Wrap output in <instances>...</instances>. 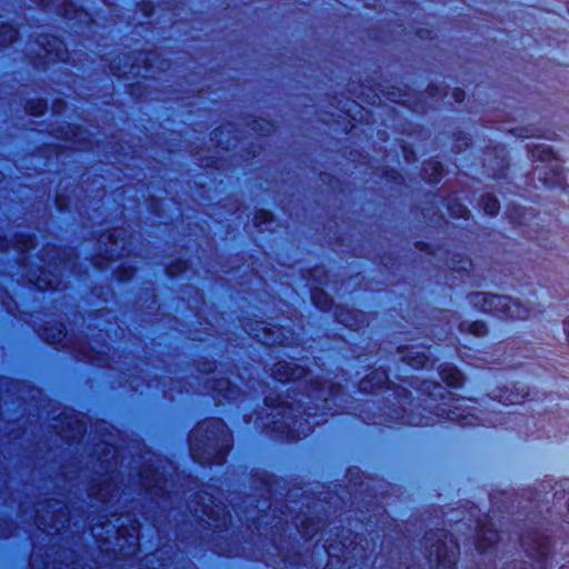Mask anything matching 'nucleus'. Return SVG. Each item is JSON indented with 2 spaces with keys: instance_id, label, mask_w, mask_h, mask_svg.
Returning <instances> with one entry per match:
<instances>
[{
  "instance_id": "41",
  "label": "nucleus",
  "mask_w": 569,
  "mask_h": 569,
  "mask_svg": "<svg viewBox=\"0 0 569 569\" xmlns=\"http://www.w3.org/2000/svg\"><path fill=\"white\" fill-rule=\"evenodd\" d=\"M379 178L385 180L388 184L395 187H403L406 179L400 170L393 167L383 166L379 169Z\"/></svg>"
},
{
  "instance_id": "9",
  "label": "nucleus",
  "mask_w": 569,
  "mask_h": 569,
  "mask_svg": "<svg viewBox=\"0 0 569 569\" xmlns=\"http://www.w3.org/2000/svg\"><path fill=\"white\" fill-rule=\"evenodd\" d=\"M141 531V522L134 513H127V521L121 522L114 531V538L118 548H103L109 543L108 537L102 533L93 535L94 541L99 547L102 557L111 560H119L123 565L131 563L141 552V542L139 533Z\"/></svg>"
},
{
  "instance_id": "34",
  "label": "nucleus",
  "mask_w": 569,
  "mask_h": 569,
  "mask_svg": "<svg viewBox=\"0 0 569 569\" xmlns=\"http://www.w3.org/2000/svg\"><path fill=\"white\" fill-rule=\"evenodd\" d=\"M192 267L189 258L177 257L164 266V274L169 280L181 279Z\"/></svg>"
},
{
  "instance_id": "62",
  "label": "nucleus",
  "mask_w": 569,
  "mask_h": 569,
  "mask_svg": "<svg viewBox=\"0 0 569 569\" xmlns=\"http://www.w3.org/2000/svg\"><path fill=\"white\" fill-rule=\"evenodd\" d=\"M149 211L156 216H160L163 212V200L156 196H151L148 199Z\"/></svg>"
},
{
  "instance_id": "36",
  "label": "nucleus",
  "mask_w": 569,
  "mask_h": 569,
  "mask_svg": "<svg viewBox=\"0 0 569 569\" xmlns=\"http://www.w3.org/2000/svg\"><path fill=\"white\" fill-rule=\"evenodd\" d=\"M458 331L462 335H470L476 338H485L489 335V326L485 320H462L458 323Z\"/></svg>"
},
{
  "instance_id": "12",
  "label": "nucleus",
  "mask_w": 569,
  "mask_h": 569,
  "mask_svg": "<svg viewBox=\"0 0 569 569\" xmlns=\"http://www.w3.org/2000/svg\"><path fill=\"white\" fill-rule=\"evenodd\" d=\"M552 493V509L559 520L569 525V478L553 481L551 478L545 477L538 487L523 488L521 497L531 502H542L548 500V495Z\"/></svg>"
},
{
  "instance_id": "19",
  "label": "nucleus",
  "mask_w": 569,
  "mask_h": 569,
  "mask_svg": "<svg viewBox=\"0 0 569 569\" xmlns=\"http://www.w3.org/2000/svg\"><path fill=\"white\" fill-rule=\"evenodd\" d=\"M37 335L41 341L54 350L66 348L64 340L68 336L67 325L61 320L44 321L37 329Z\"/></svg>"
},
{
  "instance_id": "27",
  "label": "nucleus",
  "mask_w": 569,
  "mask_h": 569,
  "mask_svg": "<svg viewBox=\"0 0 569 569\" xmlns=\"http://www.w3.org/2000/svg\"><path fill=\"white\" fill-rule=\"evenodd\" d=\"M505 217L510 226L518 229L537 218L538 212L521 204L510 202L506 206Z\"/></svg>"
},
{
  "instance_id": "26",
  "label": "nucleus",
  "mask_w": 569,
  "mask_h": 569,
  "mask_svg": "<svg viewBox=\"0 0 569 569\" xmlns=\"http://www.w3.org/2000/svg\"><path fill=\"white\" fill-rule=\"evenodd\" d=\"M419 174L428 186L437 187L446 176V167L440 160L431 157L422 162Z\"/></svg>"
},
{
  "instance_id": "8",
  "label": "nucleus",
  "mask_w": 569,
  "mask_h": 569,
  "mask_svg": "<svg viewBox=\"0 0 569 569\" xmlns=\"http://www.w3.org/2000/svg\"><path fill=\"white\" fill-rule=\"evenodd\" d=\"M420 551L428 569H459L461 546L447 528L428 529L421 538Z\"/></svg>"
},
{
  "instance_id": "15",
  "label": "nucleus",
  "mask_w": 569,
  "mask_h": 569,
  "mask_svg": "<svg viewBox=\"0 0 569 569\" xmlns=\"http://www.w3.org/2000/svg\"><path fill=\"white\" fill-rule=\"evenodd\" d=\"M139 487L150 499H168L171 491L167 488L164 471L157 465L147 463L138 472Z\"/></svg>"
},
{
  "instance_id": "25",
  "label": "nucleus",
  "mask_w": 569,
  "mask_h": 569,
  "mask_svg": "<svg viewBox=\"0 0 569 569\" xmlns=\"http://www.w3.org/2000/svg\"><path fill=\"white\" fill-rule=\"evenodd\" d=\"M426 94L431 99L443 98L448 94L447 88L442 87L438 83L430 82L426 86L423 92H417L415 94L413 101H399L398 103L405 107L407 110L412 112L416 111H426L427 102L422 99V96Z\"/></svg>"
},
{
  "instance_id": "14",
  "label": "nucleus",
  "mask_w": 569,
  "mask_h": 569,
  "mask_svg": "<svg viewBox=\"0 0 569 569\" xmlns=\"http://www.w3.org/2000/svg\"><path fill=\"white\" fill-rule=\"evenodd\" d=\"M500 539V530L488 513L476 519L472 545L479 556L483 557L495 552Z\"/></svg>"
},
{
  "instance_id": "2",
  "label": "nucleus",
  "mask_w": 569,
  "mask_h": 569,
  "mask_svg": "<svg viewBox=\"0 0 569 569\" xmlns=\"http://www.w3.org/2000/svg\"><path fill=\"white\" fill-rule=\"evenodd\" d=\"M323 548L327 558L321 567L312 563L299 546L278 549V555L284 569H372L375 565L367 538L352 529L331 533Z\"/></svg>"
},
{
  "instance_id": "55",
  "label": "nucleus",
  "mask_w": 569,
  "mask_h": 569,
  "mask_svg": "<svg viewBox=\"0 0 569 569\" xmlns=\"http://www.w3.org/2000/svg\"><path fill=\"white\" fill-rule=\"evenodd\" d=\"M260 151H261L260 146H257L253 142H251L247 147L242 148L241 160L243 162L252 161L259 157Z\"/></svg>"
},
{
  "instance_id": "33",
  "label": "nucleus",
  "mask_w": 569,
  "mask_h": 569,
  "mask_svg": "<svg viewBox=\"0 0 569 569\" xmlns=\"http://www.w3.org/2000/svg\"><path fill=\"white\" fill-rule=\"evenodd\" d=\"M73 356L79 361H83L91 366H101V363L107 359V353L102 349L93 346L77 348L73 350Z\"/></svg>"
},
{
  "instance_id": "16",
  "label": "nucleus",
  "mask_w": 569,
  "mask_h": 569,
  "mask_svg": "<svg viewBox=\"0 0 569 569\" xmlns=\"http://www.w3.org/2000/svg\"><path fill=\"white\" fill-rule=\"evenodd\" d=\"M483 153L489 164L490 178L496 182L506 181L510 170L507 146L502 142L490 143L486 146Z\"/></svg>"
},
{
  "instance_id": "1",
  "label": "nucleus",
  "mask_w": 569,
  "mask_h": 569,
  "mask_svg": "<svg viewBox=\"0 0 569 569\" xmlns=\"http://www.w3.org/2000/svg\"><path fill=\"white\" fill-rule=\"evenodd\" d=\"M356 387L362 396L391 392V398L386 399L382 406L383 422L388 427H428L445 421L465 428L480 422L476 413L458 405L460 397L432 379L419 380L416 398L408 388L390 380L387 367L379 366L369 367Z\"/></svg>"
},
{
  "instance_id": "31",
  "label": "nucleus",
  "mask_w": 569,
  "mask_h": 569,
  "mask_svg": "<svg viewBox=\"0 0 569 569\" xmlns=\"http://www.w3.org/2000/svg\"><path fill=\"white\" fill-rule=\"evenodd\" d=\"M227 126H231V123H221L214 127L210 132V141L212 142L214 149L220 152H228L231 148V131L227 128Z\"/></svg>"
},
{
  "instance_id": "21",
  "label": "nucleus",
  "mask_w": 569,
  "mask_h": 569,
  "mask_svg": "<svg viewBox=\"0 0 569 569\" xmlns=\"http://www.w3.org/2000/svg\"><path fill=\"white\" fill-rule=\"evenodd\" d=\"M37 244V237L30 231H17L12 239L6 234H0V252H8L12 248L20 257H24L34 250Z\"/></svg>"
},
{
  "instance_id": "59",
  "label": "nucleus",
  "mask_w": 569,
  "mask_h": 569,
  "mask_svg": "<svg viewBox=\"0 0 569 569\" xmlns=\"http://www.w3.org/2000/svg\"><path fill=\"white\" fill-rule=\"evenodd\" d=\"M104 485L106 482L103 481L90 485L88 490L89 497H91L92 499H97L100 502H106V495L102 493Z\"/></svg>"
},
{
  "instance_id": "23",
  "label": "nucleus",
  "mask_w": 569,
  "mask_h": 569,
  "mask_svg": "<svg viewBox=\"0 0 569 569\" xmlns=\"http://www.w3.org/2000/svg\"><path fill=\"white\" fill-rule=\"evenodd\" d=\"M397 352L400 355V361L412 370L420 371L427 367H432L436 358H432L425 351H416L413 346L400 345L397 347Z\"/></svg>"
},
{
  "instance_id": "6",
  "label": "nucleus",
  "mask_w": 569,
  "mask_h": 569,
  "mask_svg": "<svg viewBox=\"0 0 569 569\" xmlns=\"http://www.w3.org/2000/svg\"><path fill=\"white\" fill-rule=\"evenodd\" d=\"M518 543L529 561L522 558H507L498 569H551L555 539L546 530L529 527L518 535Z\"/></svg>"
},
{
  "instance_id": "10",
  "label": "nucleus",
  "mask_w": 569,
  "mask_h": 569,
  "mask_svg": "<svg viewBox=\"0 0 569 569\" xmlns=\"http://www.w3.org/2000/svg\"><path fill=\"white\" fill-rule=\"evenodd\" d=\"M466 299L475 310L503 320L526 319L529 313L520 301L503 295L470 291Z\"/></svg>"
},
{
  "instance_id": "39",
  "label": "nucleus",
  "mask_w": 569,
  "mask_h": 569,
  "mask_svg": "<svg viewBox=\"0 0 569 569\" xmlns=\"http://www.w3.org/2000/svg\"><path fill=\"white\" fill-rule=\"evenodd\" d=\"M452 147L451 150L455 154H461L472 147V137L470 133L462 130H456L451 134Z\"/></svg>"
},
{
  "instance_id": "24",
  "label": "nucleus",
  "mask_w": 569,
  "mask_h": 569,
  "mask_svg": "<svg viewBox=\"0 0 569 569\" xmlns=\"http://www.w3.org/2000/svg\"><path fill=\"white\" fill-rule=\"evenodd\" d=\"M530 392L519 389L516 383L500 386L492 390L490 398L505 406L522 405L529 400Z\"/></svg>"
},
{
  "instance_id": "30",
  "label": "nucleus",
  "mask_w": 569,
  "mask_h": 569,
  "mask_svg": "<svg viewBox=\"0 0 569 569\" xmlns=\"http://www.w3.org/2000/svg\"><path fill=\"white\" fill-rule=\"evenodd\" d=\"M359 511L361 513L360 522L365 527L377 525L379 517L386 513L385 508L373 499L365 501L361 508H359Z\"/></svg>"
},
{
  "instance_id": "22",
  "label": "nucleus",
  "mask_w": 569,
  "mask_h": 569,
  "mask_svg": "<svg viewBox=\"0 0 569 569\" xmlns=\"http://www.w3.org/2000/svg\"><path fill=\"white\" fill-rule=\"evenodd\" d=\"M328 526V519L321 512L305 513L296 523V529L303 542L310 543Z\"/></svg>"
},
{
  "instance_id": "51",
  "label": "nucleus",
  "mask_w": 569,
  "mask_h": 569,
  "mask_svg": "<svg viewBox=\"0 0 569 569\" xmlns=\"http://www.w3.org/2000/svg\"><path fill=\"white\" fill-rule=\"evenodd\" d=\"M50 273L44 268H40V276H38L34 281H32V286L40 292H54L57 290V283L42 274Z\"/></svg>"
},
{
  "instance_id": "52",
  "label": "nucleus",
  "mask_w": 569,
  "mask_h": 569,
  "mask_svg": "<svg viewBox=\"0 0 569 569\" xmlns=\"http://www.w3.org/2000/svg\"><path fill=\"white\" fill-rule=\"evenodd\" d=\"M137 10L142 17L150 19L157 11V3L153 0H139L136 4Z\"/></svg>"
},
{
  "instance_id": "37",
  "label": "nucleus",
  "mask_w": 569,
  "mask_h": 569,
  "mask_svg": "<svg viewBox=\"0 0 569 569\" xmlns=\"http://www.w3.org/2000/svg\"><path fill=\"white\" fill-rule=\"evenodd\" d=\"M478 204L483 214L489 218H496L501 210V203L497 196L492 192H483L478 198Z\"/></svg>"
},
{
  "instance_id": "4",
  "label": "nucleus",
  "mask_w": 569,
  "mask_h": 569,
  "mask_svg": "<svg viewBox=\"0 0 569 569\" xmlns=\"http://www.w3.org/2000/svg\"><path fill=\"white\" fill-rule=\"evenodd\" d=\"M190 457L201 467H222L233 449V435L223 418L198 420L188 433Z\"/></svg>"
},
{
  "instance_id": "29",
  "label": "nucleus",
  "mask_w": 569,
  "mask_h": 569,
  "mask_svg": "<svg viewBox=\"0 0 569 569\" xmlns=\"http://www.w3.org/2000/svg\"><path fill=\"white\" fill-rule=\"evenodd\" d=\"M441 203L445 206L448 214L452 219L465 221L471 219V211L456 194H448L442 197Z\"/></svg>"
},
{
  "instance_id": "46",
  "label": "nucleus",
  "mask_w": 569,
  "mask_h": 569,
  "mask_svg": "<svg viewBox=\"0 0 569 569\" xmlns=\"http://www.w3.org/2000/svg\"><path fill=\"white\" fill-rule=\"evenodd\" d=\"M53 204L59 213H70L73 207L71 194L67 190L56 192L53 197Z\"/></svg>"
},
{
  "instance_id": "38",
  "label": "nucleus",
  "mask_w": 569,
  "mask_h": 569,
  "mask_svg": "<svg viewBox=\"0 0 569 569\" xmlns=\"http://www.w3.org/2000/svg\"><path fill=\"white\" fill-rule=\"evenodd\" d=\"M138 268L130 263H119L112 276L118 284H129L137 276Z\"/></svg>"
},
{
  "instance_id": "18",
  "label": "nucleus",
  "mask_w": 569,
  "mask_h": 569,
  "mask_svg": "<svg viewBox=\"0 0 569 569\" xmlns=\"http://www.w3.org/2000/svg\"><path fill=\"white\" fill-rule=\"evenodd\" d=\"M309 373L307 366L278 359L272 362L269 375L276 383L288 386L303 380Z\"/></svg>"
},
{
  "instance_id": "44",
  "label": "nucleus",
  "mask_w": 569,
  "mask_h": 569,
  "mask_svg": "<svg viewBox=\"0 0 569 569\" xmlns=\"http://www.w3.org/2000/svg\"><path fill=\"white\" fill-rule=\"evenodd\" d=\"M452 269L460 276H468L472 268V260L463 252H456L451 257Z\"/></svg>"
},
{
  "instance_id": "28",
  "label": "nucleus",
  "mask_w": 569,
  "mask_h": 569,
  "mask_svg": "<svg viewBox=\"0 0 569 569\" xmlns=\"http://www.w3.org/2000/svg\"><path fill=\"white\" fill-rule=\"evenodd\" d=\"M438 375L449 389H461L466 382L465 373L451 362H442L438 366Z\"/></svg>"
},
{
  "instance_id": "61",
  "label": "nucleus",
  "mask_w": 569,
  "mask_h": 569,
  "mask_svg": "<svg viewBox=\"0 0 569 569\" xmlns=\"http://www.w3.org/2000/svg\"><path fill=\"white\" fill-rule=\"evenodd\" d=\"M413 34L421 41L433 40L436 37L435 30L429 27H418L415 29Z\"/></svg>"
},
{
  "instance_id": "11",
  "label": "nucleus",
  "mask_w": 569,
  "mask_h": 569,
  "mask_svg": "<svg viewBox=\"0 0 569 569\" xmlns=\"http://www.w3.org/2000/svg\"><path fill=\"white\" fill-rule=\"evenodd\" d=\"M533 164V174L547 189L567 191L569 186L563 174V168L557 152L548 146L535 144L529 151Z\"/></svg>"
},
{
  "instance_id": "3",
  "label": "nucleus",
  "mask_w": 569,
  "mask_h": 569,
  "mask_svg": "<svg viewBox=\"0 0 569 569\" xmlns=\"http://www.w3.org/2000/svg\"><path fill=\"white\" fill-rule=\"evenodd\" d=\"M263 405L270 410H278L281 416L284 412H292L289 421H280L273 418L270 421L262 422L260 433L271 440L297 445L310 437L320 425L319 421H316L319 411L317 403L303 400L290 402L283 398L282 393H277L276 396H266Z\"/></svg>"
},
{
  "instance_id": "60",
  "label": "nucleus",
  "mask_w": 569,
  "mask_h": 569,
  "mask_svg": "<svg viewBox=\"0 0 569 569\" xmlns=\"http://www.w3.org/2000/svg\"><path fill=\"white\" fill-rule=\"evenodd\" d=\"M400 149L406 162L413 163L417 160V150L411 143L403 142Z\"/></svg>"
},
{
  "instance_id": "54",
  "label": "nucleus",
  "mask_w": 569,
  "mask_h": 569,
  "mask_svg": "<svg viewBox=\"0 0 569 569\" xmlns=\"http://www.w3.org/2000/svg\"><path fill=\"white\" fill-rule=\"evenodd\" d=\"M413 246L419 252L431 257H435L439 250V246L422 239L416 240Z\"/></svg>"
},
{
  "instance_id": "17",
  "label": "nucleus",
  "mask_w": 569,
  "mask_h": 569,
  "mask_svg": "<svg viewBox=\"0 0 569 569\" xmlns=\"http://www.w3.org/2000/svg\"><path fill=\"white\" fill-rule=\"evenodd\" d=\"M249 477L254 489L264 493L270 501L277 500L286 490L287 481L284 477L266 469L253 468Z\"/></svg>"
},
{
  "instance_id": "57",
  "label": "nucleus",
  "mask_w": 569,
  "mask_h": 569,
  "mask_svg": "<svg viewBox=\"0 0 569 569\" xmlns=\"http://www.w3.org/2000/svg\"><path fill=\"white\" fill-rule=\"evenodd\" d=\"M327 393L333 400L341 399L345 396V387L341 382L329 380Z\"/></svg>"
},
{
  "instance_id": "50",
  "label": "nucleus",
  "mask_w": 569,
  "mask_h": 569,
  "mask_svg": "<svg viewBox=\"0 0 569 569\" xmlns=\"http://www.w3.org/2000/svg\"><path fill=\"white\" fill-rule=\"evenodd\" d=\"M226 159L221 156H209L204 159H198L197 164L206 171L220 172L224 167Z\"/></svg>"
},
{
  "instance_id": "45",
  "label": "nucleus",
  "mask_w": 569,
  "mask_h": 569,
  "mask_svg": "<svg viewBox=\"0 0 569 569\" xmlns=\"http://www.w3.org/2000/svg\"><path fill=\"white\" fill-rule=\"evenodd\" d=\"M59 138L63 141H79L78 136L84 132L81 124L77 122H66L58 128Z\"/></svg>"
},
{
  "instance_id": "64",
  "label": "nucleus",
  "mask_w": 569,
  "mask_h": 569,
  "mask_svg": "<svg viewBox=\"0 0 569 569\" xmlns=\"http://www.w3.org/2000/svg\"><path fill=\"white\" fill-rule=\"evenodd\" d=\"M393 569H425L421 563L416 561H398Z\"/></svg>"
},
{
  "instance_id": "5",
  "label": "nucleus",
  "mask_w": 569,
  "mask_h": 569,
  "mask_svg": "<svg viewBox=\"0 0 569 569\" xmlns=\"http://www.w3.org/2000/svg\"><path fill=\"white\" fill-rule=\"evenodd\" d=\"M301 279L312 281L316 286L309 288L310 301L321 313H331L337 325L349 332H360L369 326L370 313L346 303H336L333 297L321 286L327 283L328 270L321 264L301 269Z\"/></svg>"
},
{
  "instance_id": "58",
  "label": "nucleus",
  "mask_w": 569,
  "mask_h": 569,
  "mask_svg": "<svg viewBox=\"0 0 569 569\" xmlns=\"http://www.w3.org/2000/svg\"><path fill=\"white\" fill-rule=\"evenodd\" d=\"M14 520L10 517H0V539H8L11 537Z\"/></svg>"
},
{
  "instance_id": "13",
  "label": "nucleus",
  "mask_w": 569,
  "mask_h": 569,
  "mask_svg": "<svg viewBox=\"0 0 569 569\" xmlns=\"http://www.w3.org/2000/svg\"><path fill=\"white\" fill-rule=\"evenodd\" d=\"M36 44L42 53H34L30 58L34 69L47 71L52 64L69 61L67 43L60 36L50 31L40 32L36 38Z\"/></svg>"
},
{
  "instance_id": "56",
  "label": "nucleus",
  "mask_w": 569,
  "mask_h": 569,
  "mask_svg": "<svg viewBox=\"0 0 569 569\" xmlns=\"http://www.w3.org/2000/svg\"><path fill=\"white\" fill-rule=\"evenodd\" d=\"M39 152L44 158H50L53 154L59 156L63 152V146L53 142L43 143L39 148Z\"/></svg>"
},
{
  "instance_id": "47",
  "label": "nucleus",
  "mask_w": 569,
  "mask_h": 569,
  "mask_svg": "<svg viewBox=\"0 0 569 569\" xmlns=\"http://www.w3.org/2000/svg\"><path fill=\"white\" fill-rule=\"evenodd\" d=\"M246 527L251 539H260L267 528V521L260 516H253L247 519Z\"/></svg>"
},
{
  "instance_id": "40",
  "label": "nucleus",
  "mask_w": 569,
  "mask_h": 569,
  "mask_svg": "<svg viewBox=\"0 0 569 569\" xmlns=\"http://www.w3.org/2000/svg\"><path fill=\"white\" fill-rule=\"evenodd\" d=\"M23 108L28 116L40 118L47 113L49 104L44 98H29L26 100Z\"/></svg>"
},
{
  "instance_id": "43",
  "label": "nucleus",
  "mask_w": 569,
  "mask_h": 569,
  "mask_svg": "<svg viewBox=\"0 0 569 569\" xmlns=\"http://www.w3.org/2000/svg\"><path fill=\"white\" fill-rule=\"evenodd\" d=\"M58 13L61 17L69 18V19L77 18L79 16H87V17L90 16V12H89V10L86 7L77 4V3H74V2H72L70 0L69 1H64L58 8Z\"/></svg>"
},
{
  "instance_id": "48",
  "label": "nucleus",
  "mask_w": 569,
  "mask_h": 569,
  "mask_svg": "<svg viewBox=\"0 0 569 569\" xmlns=\"http://www.w3.org/2000/svg\"><path fill=\"white\" fill-rule=\"evenodd\" d=\"M117 259L118 254H116L114 251L106 249L103 252L96 254L91 260V263L97 271H104L107 269V264L117 261Z\"/></svg>"
},
{
  "instance_id": "32",
  "label": "nucleus",
  "mask_w": 569,
  "mask_h": 569,
  "mask_svg": "<svg viewBox=\"0 0 569 569\" xmlns=\"http://www.w3.org/2000/svg\"><path fill=\"white\" fill-rule=\"evenodd\" d=\"M20 39V27L13 21H0V49H9Z\"/></svg>"
},
{
  "instance_id": "7",
  "label": "nucleus",
  "mask_w": 569,
  "mask_h": 569,
  "mask_svg": "<svg viewBox=\"0 0 569 569\" xmlns=\"http://www.w3.org/2000/svg\"><path fill=\"white\" fill-rule=\"evenodd\" d=\"M131 57L133 59L129 64L128 71L123 70L120 62L114 60L110 61L108 67L110 73L118 81L134 79L124 84V92L134 102H141L150 93V84L148 82L153 77L148 73L153 72L158 53L153 49H139L132 53L128 52L124 54L126 59Z\"/></svg>"
},
{
  "instance_id": "49",
  "label": "nucleus",
  "mask_w": 569,
  "mask_h": 569,
  "mask_svg": "<svg viewBox=\"0 0 569 569\" xmlns=\"http://www.w3.org/2000/svg\"><path fill=\"white\" fill-rule=\"evenodd\" d=\"M247 126L251 130L266 137L271 132V129L273 128V121L268 118L252 117V119L247 122Z\"/></svg>"
},
{
  "instance_id": "20",
  "label": "nucleus",
  "mask_w": 569,
  "mask_h": 569,
  "mask_svg": "<svg viewBox=\"0 0 569 569\" xmlns=\"http://www.w3.org/2000/svg\"><path fill=\"white\" fill-rule=\"evenodd\" d=\"M204 386L219 402L232 403L241 392V388L228 377L209 378Z\"/></svg>"
},
{
  "instance_id": "53",
  "label": "nucleus",
  "mask_w": 569,
  "mask_h": 569,
  "mask_svg": "<svg viewBox=\"0 0 569 569\" xmlns=\"http://www.w3.org/2000/svg\"><path fill=\"white\" fill-rule=\"evenodd\" d=\"M217 366L218 365L214 359L202 357L198 362L197 370L203 376H210L216 372Z\"/></svg>"
},
{
  "instance_id": "63",
  "label": "nucleus",
  "mask_w": 569,
  "mask_h": 569,
  "mask_svg": "<svg viewBox=\"0 0 569 569\" xmlns=\"http://www.w3.org/2000/svg\"><path fill=\"white\" fill-rule=\"evenodd\" d=\"M328 382L329 380L325 378L316 377L309 381L308 386L313 392H322L327 391Z\"/></svg>"
},
{
  "instance_id": "42",
  "label": "nucleus",
  "mask_w": 569,
  "mask_h": 569,
  "mask_svg": "<svg viewBox=\"0 0 569 569\" xmlns=\"http://www.w3.org/2000/svg\"><path fill=\"white\" fill-rule=\"evenodd\" d=\"M276 220L274 213L270 209L257 208L253 212L252 224L256 230L263 231V227L273 223Z\"/></svg>"
},
{
  "instance_id": "35",
  "label": "nucleus",
  "mask_w": 569,
  "mask_h": 569,
  "mask_svg": "<svg viewBox=\"0 0 569 569\" xmlns=\"http://www.w3.org/2000/svg\"><path fill=\"white\" fill-rule=\"evenodd\" d=\"M353 106L357 109L356 112H352L351 109L342 110L345 118H346V120L343 122V128H342L345 133H350L353 129L357 128L358 124L368 123V121H366L362 118V113L366 112L369 114L370 111L366 110L361 104H359L356 101H353Z\"/></svg>"
}]
</instances>
